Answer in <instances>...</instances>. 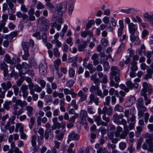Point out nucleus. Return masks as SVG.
I'll use <instances>...</instances> for the list:
<instances>
[{
    "label": "nucleus",
    "mask_w": 153,
    "mask_h": 153,
    "mask_svg": "<svg viewBox=\"0 0 153 153\" xmlns=\"http://www.w3.org/2000/svg\"><path fill=\"white\" fill-rule=\"evenodd\" d=\"M12 101L15 103L13 105V109L17 110L19 108V105L22 108L26 106L27 103L25 101H22L20 99H18L15 97H13L12 100Z\"/></svg>",
    "instance_id": "f257e3e1"
},
{
    "label": "nucleus",
    "mask_w": 153,
    "mask_h": 153,
    "mask_svg": "<svg viewBox=\"0 0 153 153\" xmlns=\"http://www.w3.org/2000/svg\"><path fill=\"white\" fill-rule=\"evenodd\" d=\"M142 148L152 153L153 152V142L150 139H146L145 142L142 146Z\"/></svg>",
    "instance_id": "f03ea898"
},
{
    "label": "nucleus",
    "mask_w": 153,
    "mask_h": 153,
    "mask_svg": "<svg viewBox=\"0 0 153 153\" xmlns=\"http://www.w3.org/2000/svg\"><path fill=\"white\" fill-rule=\"evenodd\" d=\"M143 88L140 92V95L147 94L148 92L149 94H151L153 91L151 86L146 82H144L142 84Z\"/></svg>",
    "instance_id": "7ed1b4c3"
},
{
    "label": "nucleus",
    "mask_w": 153,
    "mask_h": 153,
    "mask_svg": "<svg viewBox=\"0 0 153 153\" xmlns=\"http://www.w3.org/2000/svg\"><path fill=\"white\" fill-rule=\"evenodd\" d=\"M41 18L42 23L40 25V30L42 31L47 30L50 26L49 22L44 17H42Z\"/></svg>",
    "instance_id": "20e7f679"
},
{
    "label": "nucleus",
    "mask_w": 153,
    "mask_h": 153,
    "mask_svg": "<svg viewBox=\"0 0 153 153\" xmlns=\"http://www.w3.org/2000/svg\"><path fill=\"white\" fill-rule=\"evenodd\" d=\"M143 99L142 98H139L137 99L136 103V106L138 111H146V108L143 105Z\"/></svg>",
    "instance_id": "39448f33"
},
{
    "label": "nucleus",
    "mask_w": 153,
    "mask_h": 153,
    "mask_svg": "<svg viewBox=\"0 0 153 153\" xmlns=\"http://www.w3.org/2000/svg\"><path fill=\"white\" fill-rule=\"evenodd\" d=\"M90 100L88 102V104L91 105L93 102L98 105L99 103V98L93 94H90L89 96Z\"/></svg>",
    "instance_id": "423d86ee"
},
{
    "label": "nucleus",
    "mask_w": 153,
    "mask_h": 153,
    "mask_svg": "<svg viewBox=\"0 0 153 153\" xmlns=\"http://www.w3.org/2000/svg\"><path fill=\"white\" fill-rule=\"evenodd\" d=\"M47 65L45 61L41 63L40 65L39 72L42 75H44L47 72Z\"/></svg>",
    "instance_id": "0eeeda50"
},
{
    "label": "nucleus",
    "mask_w": 153,
    "mask_h": 153,
    "mask_svg": "<svg viewBox=\"0 0 153 153\" xmlns=\"http://www.w3.org/2000/svg\"><path fill=\"white\" fill-rule=\"evenodd\" d=\"M59 37V33H57L54 36V39L51 41V43L53 45H56V47L60 48L62 45V43L59 41L58 39Z\"/></svg>",
    "instance_id": "6e6552de"
},
{
    "label": "nucleus",
    "mask_w": 153,
    "mask_h": 153,
    "mask_svg": "<svg viewBox=\"0 0 153 153\" xmlns=\"http://www.w3.org/2000/svg\"><path fill=\"white\" fill-rule=\"evenodd\" d=\"M28 86L26 85H22L20 88V91L22 93V96L24 99L26 98L28 95Z\"/></svg>",
    "instance_id": "1a4fd4ad"
},
{
    "label": "nucleus",
    "mask_w": 153,
    "mask_h": 153,
    "mask_svg": "<svg viewBox=\"0 0 153 153\" xmlns=\"http://www.w3.org/2000/svg\"><path fill=\"white\" fill-rule=\"evenodd\" d=\"M136 101V98L134 96L129 97L124 103V106L126 107L131 106Z\"/></svg>",
    "instance_id": "9d476101"
},
{
    "label": "nucleus",
    "mask_w": 153,
    "mask_h": 153,
    "mask_svg": "<svg viewBox=\"0 0 153 153\" xmlns=\"http://www.w3.org/2000/svg\"><path fill=\"white\" fill-rule=\"evenodd\" d=\"M67 10V3L63 2L60 4L57 8V12L59 13L60 12V15L62 16L63 13H65Z\"/></svg>",
    "instance_id": "9b49d317"
},
{
    "label": "nucleus",
    "mask_w": 153,
    "mask_h": 153,
    "mask_svg": "<svg viewBox=\"0 0 153 153\" xmlns=\"http://www.w3.org/2000/svg\"><path fill=\"white\" fill-rule=\"evenodd\" d=\"M7 65L4 62H2L0 65V68L3 71V74L4 77H6L8 74V69Z\"/></svg>",
    "instance_id": "f8f14e48"
},
{
    "label": "nucleus",
    "mask_w": 153,
    "mask_h": 153,
    "mask_svg": "<svg viewBox=\"0 0 153 153\" xmlns=\"http://www.w3.org/2000/svg\"><path fill=\"white\" fill-rule=\"evenodd\" d=\"M13 4L11 0H6V2L4 3L2 5V10L3 12L7 10L9 12V9L8 8V6L9 7H12V4Z\"/></svg>",
    "instance_id": "ddd939ff"
},
{
    "label": "nucleus",
    "mask_w": 153,
    "mask_h": 153,
    "mask_svg": "<svg viewBox=\"0 0 153 153\" xmlns=\"http://www.w3.org/2000/svg\"><path fill=\"white\" fill-rule=\"evenodd\" d=\"M51 26L52 28L50 30V33L52 34H53L55 32V30L53 27H56L58 31H59L61 28V25H57L55 22L52 23L51 24Z\"/></svg>",
    "instance_id": "4468645a"
},
{
    "label": "nucleus",
    "mask_w": 153,
    "mask_h": 153,
    "mask_svg": "<svg viewBox=\"0 0 153 153\" xmlns=\"http://www.w3.org/2000/svg\"><path fill=\"white\" fill-rule=\"evenodd\" d=\"M128 27L129 32L131 34H134L137 30V25L132 22L129 25H128Z\"/></svg>",
    "instance_id": "2eb2a0df"
},
{
    "label": "nucleus",
    "mask_w": 153,
    "mask_h": 153,
    "mask_svg": "<svg viewBox=\"0 0 153 153\" xmlns=\"http://www.w3.org/2000/svg\"><path fill=\"white\" fill-rule=\"evenodd\" d=\"M37 139L36 136L35 135L32 136L31 137V144L32 146L34 148L33 150L35 152H36L39 149V147L36 146V140Z\"/></svg>",
    "instance_id": "dca6fc26"
},
{
    "label": "nucleus",
    "mask_w": 153,
    "mask_h": 153,
    "mask_svg": "<svg viewBox=\"0 0 153 153\" xmlns=\"http://www.w3.org/2000/svg\"><path fill=\"white\" fill-rule=\"evenodd\" d=\"M111 71L110 76H113L116 75H120V71L117 66H112L111 68Z\"/></svg>",
    "instance_id": "f3484780"
},
{
    "label": "nucleus",
    "mask_w": 153,
    "mask_h": 153,
    "mask_svg": "<svg viewBox=\"0 0 153 153\" xmlns=\"http://www.w3.org/2000/svg\"><path fill=\"white\" fill-rule=\"evenodd\" d=\"M102 113L103 114H107L108 116H111L113 113V109L111 107L108 108L105 106L102 109Z\"/></svg>",
    "instance_id": "a211bd4d"
},
{
    "label": "nucleus",
    "mask_w": 153,
    "mask_h": 153,
    "mask_svg": "<svg viewBox=\"0 0 153 153\" xmlns=\"http://www.w3.org/2000/svg\"><path fill=\"white\" fill-rule=\"evenodd\" d=\"M129 132V130L127 126H125L124 127V131L119 136V139H125Z\"/></svg>",
    "instance_id": "6ab92c4d"
},
{
    "label": "nucleus",
    "mask_w": 153,
    "mask_h": 153,
    "mask_svg": "<svg viewBox=\"0 0 153 153\" xmlns=\"http://www.w3.org/2000/svg\"><path fill=\"white\" fill-rule=\"evenodd\" d=\"M1 86L4 91L6 92L8 89L11 88L12 84L10 81H8L6 83L5 82L2 83L1 84Z\"/></svg>",
    "instance_id": "aec40b11"
},
{
    "label": "nucleus",
    "mask_w": 153,
    "mask_h": 153,
    "mask_svg": "<svg viewBox=\"0 0 153 153\" xmlns=\"http://www.w3.org/2000/svg\"><path fill=\"white\" fill-rule=\"evenodd\" d=\"M16 117L15 116H12L10 118L6 125L4 126V128H6L11 126V124L13 125L15 123L14 121L16 119Z\"/></svg>",
    "instance_id": "412c9836"
},
{
    "label": "nucleus",
    "mask_w": 153,
    "mask_h": 153,
    "mask_svg": "<svg viewBox=\"0 0 153 153\" xmlns=\"http://www.w3.org/2000/svg\"><path fill=\"white\" fill-rule=\"evenodd\" d=\"M65 130H64L63 132H61L60 130H56L55 132V133L56 134V138L59 140H61L63 137L64 132H65Z\"/></svg>",
    "instance_id": "4be33fe9"
},
{
    "label": "nucleus",
    "mask_w": 153,
    "mask_h": 153,
    "mask_svg": "<svg viewBox=\"0 0 153 153\" xmlns=\"http://www.w3.org/2000/svg\"><path fill=\"white\" fill-rule=\"evenodd\" d=\"M126 85L128 86L130 89H132L133 88H138V84L135 83L132 84L130 80H128L126 83Z\"/></svg>",
    "instance_id": "5701e85b"
},
{
    "label": "nucleus",
    "mask_w": 153,
    "mask_h": 153,
    "mask_svg": "<svg viewBox=\"0 0 153 153\" xmlns=\"http://www.w3.org/2000/svg\"><path fill=\"white\" fill-rule=\"evenodd\" d=\"M137 64V62L134 61H133L131 62L129 66L130 67V69L132 71H135L137 70L138 67Z\"/></svg>",
    "instance_id": "b1692460"
},
{
    "label": "nucleus",
    "mask_w": 153,
    "mask_h": 153,
    "mask_svg": "<svg viewBox=\"0 0 153 153\" xmlns=\"http://www.w3.org/2000/svg\"><path fill=\"white\" fill-rule=\"evenodd\" d=\"M26 109L27 111V114L28 117L33 116V108L30 106H26Z\"/></svg>",
    "instance_id": "393cba45"
},
{
    "label": "nucleus",
    "mask_w": 153,
    "mask_h": 153,
    "mask_svg": "<svg viewBox=\"0 0 153 153\" xmlns=\"http://www.w3.org/2000/svg\"><path fill=\"white\" fill-rule=\"evenodd\" d=\"M19 130L20 132L24 131V126L22 123H17L16 124L15 131L17 132Z\"/></svg>",
    "instance_id": "a878e982"
},
{
    "label": "nucleus",
    "mask_w": 153,
    "mask_h": 153,
    "mask_svg": "<svg viewBox=\"0 0 153 153\" xmlns=\"http://www.w3.org/2000/svg\"><path fill=\"white\" fill-rule=\"evenodd\" d=\"M22 46L25 52H26L27 55H28L29 48L28 43L27 42H23L22 43Z\"/></svg>",
    "instance_id": "bb28decb"
},
{
    "label": "nucleus",
    "mask_w": 153,
    "mask_h": 153,
    "mask_svg": "<svg viewBox=\"0 0 153 153\" xmlns=\"http://www.w3.org/2000/svg\"><path fill=\"white\" fill-rule=\"evenodd\" d=\"M79 136L78 135L76 134L74 132H72L68 136V138L70 140H77L78 139Z\"/></svg>",
    "instance_id": "cd10ccee"
},
{
    "label": "nucleus",
    "mask_w": 153,
    "mask_h": 153,
    "mask_svg": "<svg viewBox=\"0 0 153 153\" xmlns=\"http://www.w3.org/2000/svg\"><path fill=\"white\" fill-rule=\"evenodd\" d=\"M87 117L88 114L87 111L84 110H82L79 114V117L81 120H85V118Z\"/></svg>",
    "instance_id": "c85d7f7f"
},
{
    "label": "nucleus",
    "mask_w": 153,
    "mask_h": 153,
    "mask_svg": "<svg viewBox=\"0 0 153 153\" xmlns=\"http://www.w3.org/2000/svg\"><path fill=\"white\" fill-rule=\"evenodd\" d=\"M97 55L96 53L93 54L91 56V59L93 61V64L95 65H96L99 64V61Z\"/></svg>",
    "instance_id": "c756f323"
},
{
    "label": "nucleus",
    "mask_w": 153,
    "mask_h": 153,
    "mask_svg": "<svg viewBox=\"0 0 153 153\" xmlns=\"http://www.w3.org/2000/svg\"><path fill=\"white\" fill-rule=\"evenodd\" d=\"M82 44L79 45L78 47V51H84L87 45V42L86 41H82Z\"/></svg>",
    "instance_id": "7c9ffc66"
},
{
    "label": "nucleus",
    "mask_w": 153,
    "mask_h": 153,
    "mask_svg": "<svg viewBox=\"0 0 153 153\" xmlns=\"http://www.w3.org/2000/svg\"><path fill=\"white\" fill-rule=\"evenodd\" d=\"M65 105V99H62L60 100V110L63 112H65V109L64 107Z\"/></svg>",
    "instance_id": "2f4dec72"
},
{
    "label": "nucleus",
    "mask_w": 153,
    "mask_h": 153,
    "mask_svg": "<svg viewBox=\"0 0 153 153\" xmlns=\"http://www.w3.org/2000/svg\"><path fill=\"white\" fill-rule=\"evenodd\" d=\"M109 78L110 80V85L112 87L114 86L116 88H117L119 86V84L116 82L115 83L113 80V77L111 76H110Z\"/></svg>",
    "instance_id": "473e14b6"
},
{
    "label": "nucleus",
    "mask_w": 153,
    "mask_h": 153,
    "mask_svg": "<svg viewBox=\"0 0 153 153\" xmlns=\"http://www.w3.org/2000/svg\"><path fill=\"white\" fill-rule=\"evenodd\" d=\"M120 12L126 13H135L136 10L134 9L130 8L128 9H121Z\"/></svg>",
    "instance_id": "72a5a7b5"
},
{
    "label": "nucleus",
    "mask_w": 153,
    "mask_h": 153,
    "mask_svg": "<svg viewBox=\"0 0 153 153\" xmlns=\"http://www.w3.org/2000/svg\"><path fill=\"white\" fill-rule=\"evenodd\" d=\"M141 95L143 97L144 100L145 102V105H147L151 103V100L150 99H148L147 94H143Z\"/></svg>",
    "instance_id": "f704fd0d"
},
{
    "label": "nucleus",
    "mask_w": 153,
    "mask_h": 153,
    "mask_svg": "<svg viewBox=\"0 0 153 153\" xmlns=\"http://www.w3.org/2000/svg\"><path fill=\"white\" fill-rule=\"evenodd\" d=\"M123 131L122 128L120 126H118L116 128V131L114 132L115 136L116 137H118L120 133Z\"/></svg>",
    "instance_id": "c9c22d12"
},
{
    "label": "nucleus",
    "mask_w": 153,
    "mask_h": 153,
    "mask_svg": "<svg viewBox=\"0 0 153 153\" xmlns=\"http://www.w3.org/2000/svg\"><path fill=\"white\" fill-rule=\"evenodd\" d=\"M30 118V123L29 124V127L30 129H31L33 127L35 123V117L34 116H31L29 117Z\"/></svg>",
    "instance_id": "e433bc0d"
},
{
    "label": "nucleus",
    "mask_w": 153,
    "mask_h": 153,
    "mask_svg": "<svg viewBox=\"0 0 153 153\" xmlns=\"http://www.w3.org/2000/svg\"><path fill=\"white\" fill-rule=\"evenodd\" d=\"M11 104V101H5L3 105L4 108L7 110H8L10 108V105Z\"/></svg>",
    "instance_id": "4c0bfd02"
},
{
    "label": "nucleus",
    "mask_w": 153,
    "mask_h": 153,
    "mask_svg": "<svg viewBox=\"0 0 153 153\" xmlns=\"http://www.w3.org/2000/svg\"><path fill=\"white\" fill-rule=\"evenodd\" d=\"M115 129V127L114 125L111 124H110L108 127V132H114Z\"/></svg>",
    "instance_id": "58836bf2"
},
{
    "label": "nucleus",
    "mask_w": 153,
    "mask_h": 153,
    "mask_svg": "<svg viewBox=\"0 0 153 153\" xmlns=\"http://www.w3.org/2000/svg\"><path fill=\"white\" fill-rule=\"evenodd\" d=\"M119 119L120 117L117 114H115L114 115L113 120L114 123H120Z\"/></svg>",
    "instance_id": "ea45409f"
},
{
    "label": "nucleus",
    "mask_w": 153,
    "mask_h": 153,
    "mask_svg": "<svg viewBox=\"0 0 153 153\" xmlns=\"http://www.w3.org/2000/svg\"><path fill=\"white\" fill-rule=\"evenodd\" d=\"M37 81L40 84L42 88H44L45 87L46 82L44 80L41 79H38Z\"/></svg>",
    "instance_id": "a19ab883"
},
{
    "label": "nucleus",
    "mask_w": 153,
    "mask_h": 153,
    "mask_svg": "<svg viewBox=\"0 0 153 153\" xmlns=\"http://www.w3.org/2000/svg\"><path fill=\"white\" fill-rule=\"evenodd\" d=\"M4 59L5 62L8 63L12 64L13 63L11 59L10 56L8 54H5Z\"/></svg>",
    "instance_id": "79ce46f5"
},
{
    "label": "nucleus",
    "mask_w": 153,
    "mask_h": 153,
    "mask_svg": "<svg viewBox=\"0 0 153 153\" xmlns=\"http://www.w3.org/2000/svg\"><path fill=\"white\" fill-rule=\"evenodd\" d=\"M114 110L115 111L122 112L123 111V108L119 105L117 104L115 106L114 108Z\"/></svg>",
    "instance_id": "37998d69"
},
{
    "label": "nucleus",
    "mask_w": 153,
    "mask_h": 153,
    "mask_svg": "<svg viewBox=\"0 0 153 153\" xmlns=\"http://www.w3.org/2000/svg\"><path fill=\"white\" fill-rule=\"evenodd\" d=\"M15 129V126L14 125L10 127H8L5 128L4 130H3V131L4 132H6L7 130H8L9 131V133L10 134L12 133L14 131Z\"/></svg>",
    "instance_id": "c03bdc74"
},
{
    "label": "nucleus",
    "mask_w": 153,
    "mask_h": 153,
    "mask_svg": "<svg viewBox=\"0 0 153 153\" xmlns=\"http://www.w3.org/2000/svg\"><path fill=\"white\" fill-rule=\"evenodd\" d=\"M77 56L73 57L68 59L67 60L68 63H72L75 62H76L78 60Z\"/></svg>",
    "instance_id": "a18cd8bd"
},
{
    "label": "nucleus",
    "mask_w": 153,
    "mask_h": 153,
    "mask_svg": "<svg viewBox=\"0 0 153 153\" xmlns=\"http://www.w3.org/2000/svg\"><path fill=\"white\" fill-rule=\"evenodd\" d=\"M147 74L146 75V78H151L152 76V75L153 72V71L152 69L150 68H148L147 69Z\"/></svg>",
    "instance_id": "49530a36"
},
{
    "label": "nucleus",
    "mask_w": 153,
    "mask_h": 153,
    "mask_svg": "<svg viewBox=\"0 0 153 153\" xmlns=\"http://www.w3.org/2000/svg\"><path fill=\"white\" fill-rule=\"evenodd\" d=\"M39 134H40V136L39 138L41 140H42L44 138V130L43 128H40L38 130V131Z\"/></svg>",
    "instance_id": "de8ad7c7"
},
{
    "label": "nucleus",
    "mask_w": 153,
    "mask_h": 153,
    "mask_svg": "<svg viewBox=\"0 0 153 153\" xmlns=\"http://www.w3.org/2000/svg\"><path fill=\"white\" fill-rule=\"evenodd\" d=\"M69 76L71 78H73L75 75V71L72 68H69L68 71Z\"/></svg>",
    "instance_id": "09e8293b"
},
{
    "label": "nucleus",
    "mask_w": 153,
    "mask_h": 153,
    "mask_svg": "<svg viewBox=\"0 0 153 153\" xmlns=\"http://www.w3.org/2000/svg\"><path fill=\"white\" fill-rule=\"evenodd\" d=\"M53 52L54 56L56 57H59L60 55V52L57 47H55L53 49Z\"/></svg>",
    "instance_id": "8fccbe9b"
},
{
    "label": "nucleus",
    "mask_w": 153,
    "mask_h": 153,
    "mask_svg": "<svg viewBox=\"0 0 153 153\" xmlns=\"http://www.w3.org/2000/svg\"><path fill=\"white\" fill-rule=\"evenodd\" d=\"M51 131L45 130V132L44 137L45 139L48 140L49 136L51 135Z\"/></svg>",
    "instance_id": "3c124183"
},
{
    "label": "nucleus",
    "mask_w": 153,
    "mask_h": 153,
    "mask_svg": "<svg viewBox=\"0 0 153 153\" xmlns=\"http://www.w3.org/2000/svg\"><path fill=\"white\" fill-rule=\"evenodd\" d=\"M61 62V61L59 59H57L56 60L54 61V65L55 68L57 70L58 69L59 66Z\"/></svg>",
    "instance_id": "603ef678"
},
{
    "label": "nucleus",
    "mask_w": 153,
    "mask_h": 153,
    "mask_svg": "<svg viewBox=\"0 0 153 153\" xmlns=\"http://www.w3.org/2000/svg\"><path fill=\"white\" fill-rule=\"evenodd\" d=\"M71 105L72 106L75 110H77L78 108V105L76 104V100L74 99L72 100L71 103Z\"/></svg>",
    "instance_id": "864d4df0"
},
{
    "label": "nucleus",
    "mask_w": 153,
    "mask_h": 153,
    "mask_svg": "<svg viewBox=\"0 0 153 153\" xmlns=\"http://www.w3.org/2000/svg\"><path fill=\"white\" fill-rule=\"evenodd\" d=\"M143 140V139L142 137H140L138 139L137 143V149H139L140 148Z\"/></svg>",
    "instance_id": "5fc2aeb1"
},
{
    "label": "nucleus",
    "mask_w": 153,
    "mask_h": 153,
    "mask_svg": "<svg viewBox=\"0 0 153 153\" xmlns=\"http://www.w3.org/2000/svg\"><path fill=\"white\" fill-rule=\"evenodd\" d=\"M99 89V87L98 85H92L89 88V91L91 93L95 91H97Z\"/></svg>",
    "instance_id": "6e6d98bb"
},
{
    "label": "nucleus",
    "mask_w": 153,
    "mask_h": 153,
    "mask_svg": "<svg viewBox=\"0 0 153 153\" xmlns=\"http://www.w3.org/2000/svg\"><path fill=\"white\" fill-rule=\"evenodd\" d=\"M12 88L13 89V91L15 95L16 96L17 95L19 92V88L17 87L16 85H13L12 86Z\"/></svg>",
    "instance_id": "4d7b16f0"
},
{
    "label": "nucleus",
    "mask_w": 153,
    "mask_h": 153,
    "mask_svg": "<svg viewBox=\"0 0 153 153\" xmlns=\"http://www.w3.org/2000/svg\"><path fill=\"white\" fill-rule=\"evenodd\" d=\"M94 120L96 122L97 124V126H100V123H101V121H102L100 115H99L97 116L95 118Z\"/></svg>",
    "instance_id": "13d9d810"
},
{
    "label": "nucleus",
    "mask_w": 153,
    "mask_h": 153,
    "mask_svg": "<svg viewBox=\"0 0 153 153\" xmlns=\"http://www.w3.org/2000/svg\"><path fill=\"white\" fill-rule=\"evenodd\" d=\"M42 88L40 87L38 84H35L34 86V91L36 92L39 93L42 91Z\"/></svg>",
    "instance_id": "bf43d9fd"
},
{
    "label": "nucleus",
    "mask_w": 153,
    "mask_h": 153,
    "mask_svg": "<svg viewBox=\"0 0 153 153\" xmlns=\"http://www.w3.org/2000/svg\"><path fill=\"white\" fill-rule=\"evenodd\" d=\"M111 100V97L109 96H107L105 98V101L104 102V105L105 106H108L110 104Z\"/></svg>",
    "instance_id": "052dcab7"
},
{
    "label": "nucleus",
    "mask_w": 153,
    "mask_h": 153,
    "mask_svg": "<svg viewBox=\"0 0 153 153\" xmlns=\"http://www.w3.org/2000/svg\"><path fill=\"white\" fill-rule=\"evenodd\" d=\"M130 40L132 42H133L135 41H138L139 40L138 37L135 36L134 34H132L130 36Z\"/></svg>",
    "instance_id": "680f3d73"
},
{
    "label": "nucleus",
    "mask_w": 153,
    "mask_h": 153,
    "mask_svg": "<svg viewBox=\"0 0 153 153\" xmlns=\"http://www.w3.org/2000/svg\"><path fill=\"white\" fill-rule=\"evenodd\" d=\"M136 129L137 131L135 133V134L136 136L137 137L140 135L141 132L142 131V129L141 127L140 126H137Z\"/></svg>",
    "instance_id": "e2e57ef3"
},
{
    "label": "nucleus",
    "mask_w": 153,
    "mask_h": 153,
    "mask_svg": "<svg viewBox=\"0 0 153 153\" xmlns=\"http://www.w3.org/2000/svg\"><path fill=\"white\" fill-rule=\"evenodd\" d=\"M24 80V78L23 77H21L17 81L16 84L18 86L20 87Z\"/></svg>",
    "instance_id": "0e129e2a"
},
{
    "label": "nucleus",
    "mask_w": 153,
    "mask_h": 153,
    "mask_svg": "<svg viewBox=\"0 0 153 153\" xmlns=\"http://www.w3.org/2000/svg\"><path fill=\"white\" fill-rule=\"evenodd\" d=\"M126 144L124 142H121L119 144V148L122 150H124L125 149L126 147Z\"/></svg>",
    "instance_id": "69168bd1"
},
{
    "label": "nucleus",
    "mask_w": 153,
    "mask_h": 153,
    "mask_svg": "<svg viewBox=\"0 0 153 153\" xmlns=\"http://www.w3.org/2000/svg\"><path fill=\"white\" fill-rule=\"evenodd\" d=\"M108 41L105 38H102L101 40V44L104 46H106L108 45Z\"/></svg>",
    "instance_id": "338daca9"
},
{
    "label": "nucleus",
    "mask_w": 153,
    "mask_h": 153,
    "mask_svg": "<svg viewBox=\"0 0 153 153\" xmlns=\"http://www.w3.org/2000/svg\"><path fill=\"white\" fill-rule=\"evenodd\" d=\"M74 83V82L73 80H69L67 82V85L69 87H72Z\"/></svg>",
    "instance_id": "774afa93"
}]
</instances>
